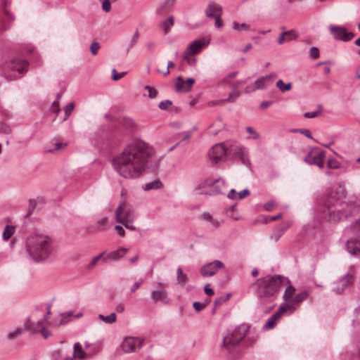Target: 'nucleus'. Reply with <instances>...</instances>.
<instances>
[{
	"label": "nucleus",
	"instance_id": "1",
	"mask_svg": "<svg viewBox=\"0 0 360 360\" xmlns=\"http://www.w3.org/2000/svg\"><path fill=\"white\" fill-rule=\"evenodd\" d=\"M151 153L148 143L140 139L134 140L113 158L114 169L125 179L139 178L146 170Z\"/></svg>",
	"mask_w": 360,
	"mask_h": 360
},
{
	"label": "nucleus",
	"instance_id": "2",
	"mask_svg": "<svg viewBox=\"0 0 360 360\" xmlns=\"http://www.w3.org/2000/svg\"><path fill=\"white\" fill-rule=\"evenodd\" d=\"M360 204L357 201H342L333 193L320 195L316 198L314 214L320 220L335 223L343 217L359 213Z\"/></svg>",
	"mask_w": 360,
	"mask_h": 360
},
{
	"label": "nucleus",
	"instance_id": "3",
	"mask_svg": "<svg viewBox=\"0 0 360 360\" xmlns=\"http://www.w3.org/2000/svg\"><path fill=\"white\" fill-rule=\"evenodd\" d=\"M289 283V279L281 275H267L255 281V294L262 304L273 302L277 298L281 286Z\"/></svg>",
	"mask_w": 360,
	"mask_h": 360
},
{
	"label": "nucleus",
	"instance_id": "4",
	"mask_svg": "<svg viewBox=\"0 0 360 360\" xmlns=\"http://www.w3.org/2000/svg\"><path fill=\"white\" fill-rule=\"evenodd\" d=\"M26 249L33 261L42 262L51 255L53 250V242L48 236L32 235L27 238Z\"/></svg>",
	"mask_w": 360,
	"mask_h": 360
},
{
	"label": "nucleus",
	"instance_id": "5",
	"mask_svg": "<svg viewBox=\"0 0 360 360\" xmlns=\"http://www.w3.org/2000/svg\"><path fill=\"white\" fill-rule=\"evenodd\" d=\"M249 331V326L243 323L229 332L224 338L221 349L233 355L240 352L241 343Z\"/></svg>",
	"mask_w": 360,
	"mask_h": 360
},
{
	"label": "nucleus",
	"instance_id": "6",
	"mask_svg": "<svg viewBox=\"0 0 360 360\" xmlns=\"http://www.w3.org/2000/svg\"><path fill=\"white\" fill-rule=\"evenodd\" d=\"M116 221L118 223H123L125 221H134L135 214L134 210L131 208L126 207V202H121L117 207L115 212Z\"/></svg>",
	"mask_w": 360,
	"mask_h": 360
},
{
	"label": "nucleus",
	"instance_id": "7",
	"mask_svg": "<svg viewBox=\"0 0 360 360\" xmlns=\"http://www.w3.org/2000/svg\"><path fill=\"white\" fill-rule=\"evenodd\" d=\"M226 154L233 158H238L243 164L248 159L240 143L237 141H230L226 146Z\"/></svg>",
	"mask_w": 360,
	"mask_h": 360
},
{
	"label": "nucleus",
	"instance_id": "8",
	"mask_svg": "<svg viewBox=\"0 0 360 360\" xmlns=\"http://www.w3.org/2000/svg\"><path fill=\"white\" fill-rule=\"evenodd\" d=\"M29 65V63L26 60L21 58H15L6 63L4 69L10 70L13 72L22 74L26 72Z\"/></svg>",
	"mask_w": 360,
	"mask_h": 360
},
{
	"label": "nucleus",
	"instance_id": "9",
	"mask_svg": "<svg viewBox=\"0 0 360 360\" xmlns=\"http://www.w3.org/2000/svg\"><path fill=\"white\" fill-rule=\"evenodd\" d=\"M143 340L139 338L128 337L122 343V349L124 353L136 352L142 347Z\"/></svg>",
	"mask_w": 360,
	"mask_h": 360
},
{
	"label": "nucleus",
	"instance_id": "10",
	"mask_svg": "<svg viewBox=\"0 0 360 360\" xmlns=\"http://www.w3.org/2000/svg\"><path fill=\"white\" fill-rule=\"evenodd\" d=\"M329 29L334 39L336 40L348 41L354 37L353 32H347V29L344 27L330 25Z\"/></svg>",
	"mask_w": 360,
	"mask_h": 360
},
{
	"label": "nucleus",
	"instance_id": "11",
	"mask_svg": "<svg viewBox=\"0 0 360 360\" xmlns=\"http://www.w3.org/2000/svg\"><path fill=\"white\" fill-rule=\"evenodd\" d=\"M224 267L225 265L222 262L214 260L203 265L200 269V273L203 277H210L214 276L220 269Z\"/></svg>",
	"mask_w": 360,
	"mask_h": 360
},
{
	"label": "nucleus",
	"instance_id": "12",
	"mask_svg": "<svg viewBox=\"0 0 360 360\" xmlns=\"http://www.w3.org/2000/svg\"><path fill=\"white\" fill-rule=\"evenodd\" d=\"M353 274L348 273L342 278L333 283L332 290L336 294H341L345 288L353 283Z\"/></svg>",
	"mask_w": 360,
	"mask_h": 360
},
{
	"label": "nucleus",
	"instance_id": "13",
	"mask_svg": "<svg viewBox=\"0 0 360 360\" xmlns=\"http://www.w3.org/2000/svg\"><path fill=\"white\" fill-rule=\"evenodd\" d=\"M226 154V146L224 143H217L209 151L210 158L214 162H217Z\"/></svg>",
	"mask_w": 360,
	"mask_h": 360
},
{
	"label": "nucleus",
	"instance_id": "14",
	"mask_svg": "<svg viewBox=\"0 0 360 360\" xmlns=\"http://www.w3.org/2000/svg\"><path fill=\"white\" fill-rule=\"evenodd\" d=\"M195 82L193 78H188L185 82L183 78L178 77L176 79L175 89L176 91L188 92L191 90V86Z\"/></svg>",
	"mask_w": 360,
	"mask_h": 360
},
{
	"label": "nucleus",
	"instance_id": "15",
	"mask_svg": "<svg viewBox=\"0 0 360 360\" xmlns=\"http://www.w3.org/2000/svg\"><path fill=\"white\" fill-rule=\"evenodd\" d=\"M276 74L271 73L269 75L258 78L254 82L256 90L266 89L268 86V82H272L276 78Z\"/></svg>",
	"mask_w": 360,
	"mask_h": 360
},
{
	"label": "nucleus",
	"instance_id": "16",
	"mask_svg": "<svg viewBox=\"0 0 360 360\" xmlns=\"http://www.w3.org/2000/svg\"><path fill=\"white\" fill-rule=\"evenodd\" d=\"M324 152H320L316 155H311L309 153L304 158V162L309 165H317L322 169L324 167Z\"/></svg>",
	"mask_w": 360,
	"mask_h": 360
},
{
	"label": "nucleus",
	"instance_id": "17",
	"mask_svg": "<svg viewBox=\"0 0 360 360\" xmlns=\"http://www.w3.org/2000/svg\"><path fill=\"white\" fill-rule=\"evenodd\" d=\"M209 43L210 40H195L193 41L188 47V54L193 56L199 53L202 48L208 45Z\"/></svg>",
	"mask_w": 360,
	"mask_h": 360
},
{
	"label": "nucleus",
	"instance_id": "18",
	"mask_svg": "<svg viewBox=\"0 0 360 360\" xmlns=\"http://www.w3.org/2000/svg\"><path fill=\"white\" fill-rule=\"evenodd\" d=\"M210 185L212 186L210 190L205 192V194H208L210 195L223 194L226 189L224 181L220 179L211 183Z\"/></svg>",
	"mask_w": 360,
	"mask_h": 360
},
{
	"label": "nucleus",
	"instance_id": "19",
	"mask_svg": "<svg viewBox=\"0 0 360 360\" xmlns=\"http://www.w3.org/2000/svg\"><path fill=\"white\" fill-rule=\"evenodd\" d=\"M129 250L125 248H119L117 250L109 252L103 259L104 262H107L109 260L117 261L122 258L127 252Z\"/></svg>",
	"mask_w": 360,
	"mask_h": 360
},
{
	"label": "nucleus",
	"instance_id": "20",
	"mask_svg": "<svg viewBox=\"0 0 360 360\" xmlns=\"http://www.w3.org/2000/svg\"><path fill=\"white\" fill-rule=\"evenodd\" d=\"M346 248L352 255L360 253V238L357 237L348 240L346 243Z\"/></svg>",
	"mask_w": 360,
	"mask_h": 360
},
{
	"label": "nucleus",
	"instance_id": "21",
	"mask_svg": "<svg viewBox=\"0 0 360 360\" xmlns=\"http://www.w3.org/2000/svg\"><path fill=\"white\" fill-rule=\"evenodd\" d=\"M218 13H222V8L214 2H210L205 9V15L209 18H214L217 15Z\"/></svg>",
	"mask_w": 360,
	"mask_h": 360
},
{
	"label": "nucleus",
	"instance_id": "22",
	"mask_svg": "<svg viewBox=\"0 0 360 360\" xmlns=\"http://www.w3.org/2000/svg\"><path fill=\"white\" fill-rule=\"evenodd\" d=\"M298 37L297 32L295 30H289L283 32L281 34L278 39V44L281 45L285 41H290L291 40L297 39Z\"/></svg>",
	"mask_w": 360,
	"mask_h": 360
},
{
	"label": "nucleus",
	"instance_id": "23",
	"mask_svg": "<svg viewBox=\"0 0 360 360\" xmlns=\"http://www.w3.org/2000/svg\"><path fill=\"white\" fill-rule=\"evenodd\" d=\"M291 308H292V304L291 302H283L280 305L278 311L270 318L276 323L281 318L283 313Z\"/></svg>",
	"mask_w": 360,
	"mask_h": 360
},
{
	"label": "nucleus",
	"instance_id": "24",
	"mask_svg": "<svg viewBox=\"0 0 360 360\" xmlns=\"http://www.w3.org/2000/svg\"><path fill=\"white\" fill-rule=\"evenodd\" d=\"M287 284L288 285L286 287L283 295V299L285 300L284 302H289L292 300L295 292V288L290 284V282L289 281V283H285V285Z\"/></svg>",
	"mask_w": 360,
	"mask_h": 360
},
{
	"label": "nucleus",
	"instance_id": "25",
	"mask_svg": "<svg viewBox=\"0 0 360 360\" xmlns=\"http://www.w3.org/2000/svg\"><path fill=\"white\" fill-rule=\"evenodd\" d=\"M44 328H45V326L44 321L42 320L38 321L36 323H30L26 326L27 330L33 333L43 330Z\"/></svg>",
	"mask_w": 360,
	"mask_h": 360
},
{
	"label": "nucleus",
	"instance_id": "26",
	"mask_svg": "<svg viewBox=\"0 0 360 360\" xmlns=\"http://www.w3.org/2000/svg\"><path fill=\"white\" fill-rule=\"evenodd\" d=\"M167 295V292L164 289H159L151 292V297L154 302H164Z\"/></svg>",
	"mask_w": 360,
	"mask_h": 360
},
{
	"label": "nucleus",
	"instance_id": "27",
	"mask_svg": "<svg viewBox=\"0 0 360 360\" xmlns=\"http://www.w3.org/2000/svg\"><path fill=\"white\" fill-rule=\"evenodd\" d=\"M224 124L222 122V120L221 118H218L217 120L214 122L212 124L210 125V132L214 134L217 135L219 131H220L222 129L224 128Z\"/></svg>",
	"mask_w": 360,
	"mask_h": 360
},
{
	"label": "nucleus",
	"instance_id": "28",
	"mask_svg": "<svg viewBox=\"0 0 360 360\" xmlns=\"http://www.w3.org/2000/svg\"><path fill=\"white\" fill-rule=\"evenodd\" d=\"M86 353L84 350L82 349L81 344L79 342H76L74 345L73 357L84 359Z\"/></svg>",
	"mask_w": 360,
	"mask_h": 360
},
{
	"label": "nucleus",
	"instance_id": "29",
	"mask_svg": "<svg viewBox=\"0 0 360 360\" xmlns=\"http://www.w3.org/2000/svg\"><path fill=\"white\" fill-rule=\"evenodd\" d=\"M308 296V292L306 290H304L290 300L289 302H291L292 305L294 304H300L302 301H304Z\"/></svg>",
	"mask_w": 360,
	"mask_h": 360
},
{
	"label": "nucleus",
	"instance_id": "30",
	"mask_svg": "<svg viewBox=\"0 0 360 360\" xmlns=\"http://www.w3.org/2000/svg\"><path fill=\"white\" fill-rule=\"evenodd\" d=\"M174 25V18L172 16H169L167 20L162 21L160 24L161 27L164 30L165 33H167L172 26Z\"/></svg>",
	"mask_w": 360,
	"mask_h": 360
},
{
	"label": "nucleus",
	"instance_id": "31",
	"mask_svg": "<svg viewBox=\"0 0 360 360\" xmlns=\"http://www.w3.org/2000/svg\"><path fill=\"white\" fill-rule=\"evenodd\" d=\"M67 143H62V142H58L54 144V146L53 148H50L48 150V152L51 153H58L63 150L67 146Z\"/></svg>",
	"mask_w": 360,
	"mask_h": 360
},
{
	"label": "nucleus",
	"instance_id": "32",
	"mask_svg": "<svg viewBox=\"0 0 360 360\" xmlns=\"http://www.w3.org/2000/svg\"><path fill=\"white\" fill-rule=\"evenodd\" d=\"M276 87L282 92L290 91L292 89V84L288 82L285 84L282 79L276 82Z\"/></svg>",
	"mask_w": 360,
	"mask_h": 360
},
{
	"label": "nucleus",
	"instance_id": "33",
	"mask_svg": "<svg viewBox=\"0 0 360 360\" xmlns=\"http://www.w3.org/2000/svg\"><path fill=\"white\" fill-rule=\"evenodd\" d=\"M176 274L177 283L185 284L187 282L188 277L185 274H184L181 268L179 267L176 269Z\"/></svg>",
	"mask_w": 360,
	"mask_h": 360
},
{
	"label": "nucleus",
	"instance_id": "34",
	"mask_svg": "<svg viewBox=\"0 0 360 360\" xmlns=\"http://www.w3.org/2000/svg\"><path fill=\"white\" fill-rule=\"evenodd\" d=\"M163 186L162 183L160 180H155L148 183L145 186V190L148 191L151 189H158Z\"/></svg>",
	"mask_w": 360,
	"mask_h": 360
},
{
	"label": "nucleus",
	"instance_id": "35",
	"mask_svg": "<svg viewBox=\"0 0 360 360\" xmlns=\"http://www.w3.org/2000/svg\"><path fill=\"white\" fill-rule=\"evenodd\" d=\"M14 226L6 225L3 233V239L5 240L9 239L14 233Z\"/></svg>",
	"mask_w": 360,
	"mask_h": 360
},
{
	"label": "nucleus",
	"instance_id": "36",
	"mask_svg": "<svg viewBox=\"0 0 360 360\" xmlns=\"http://www.w3.org/2000/svg\"><path fill=\"white\" fill-rule=\"evenodd\" d=\"M232 27L234 30H236L238 32H240L241 30H245L248 31L250 29V27L249 25L245 23H238V22H233L232 25Z\"/></svg>",
	"mask_w": 360,
	"mask_h": 360
},
{
	"label": "nucleus",
	"instance_id": "37",
	"mask_svg": "<svg viewBox=\"0 0 360 360\" xmlns=\"http://www.w3.org/2000/svg\"><path fill=\"white\" fill-rule=\"evenodd\" d=\"M351 229L352 233L360 238V217L352 223Z\"/></svg>",
	"mask_w": 360,
	"mask_h": 360
},
{
	"label": "nucleus",
	"instance_id": "38",
	"mask_svg": "<svg viewBox=\"0 0 360 360\" xmlns=\"http://www.w3.org/2000/svg\"><path fill=\"white\" fill-rule=\"evenodd\" d=\"M230 294H228L226 296H221L216 299L214 302V309L212 310V312L214 313L215 311V309L217 307L221 305L223 303H224L226 301H227L229 299Z\"/></svg>",
	"mask_w": 360,
	"mask_h": 360
},
{
	"label": "nucleus",
	"instance_id": "39",
	"mask_svg": "<svg viewBox=\"0 0 360 360\" xmlns=\"http://www.w3.org/2000/svg\"><path fill=\"white\" fill-rule=\"evenodd\" d=\"M286 227L278 226L272 234V237L276 240H278L280 237L284 233L286 230Z\"/></svg>",
	"mask_w": 360,
	"mask_h": 360
},
{
	"label": "nucleus",
	"instance_id": "40",
	"mask_svg": "<svg viewBox=\"0 0 360 360\" xmlns=\"http://www.w3.org/2000/svg\"><path fill=\"white\" fill-rule=\"evenodd\" d=\"M352 324L354 326H360V307L354 311V319L352 321Z\"/></svg>",
	"mask_w": 360,
	"mask_h": 360
},
{
	"label": "nucleus",
	"instance_id": "41",
	"mask_svg": "<svg viewBox=\"0 0 360 360\" xmlns=\"http://www.w3.org/2000/svg\"><path fill=\"white\" fill-rule=\"evenodd\" d=\"M22 330L21 328H17L8 334V339L10 340H14L19 337L22 333Z\"/></svg>",
	"mask_w": 360,
	"mask_h": 360
},
{
	"label": "nucleus",
	"instance_id": "42",
	"mask_svg": "<svg viewBox=\"0 0 360 360\" xmlns=\"http://www.w3.org/2000/svg\"><path fill=\"white\" fill-rule=\"evenodd\" d=\"M74 108H75L74 103H70L65 106L64 110H65V117H64L63 120H65L70 115Z\"/></svg>",
	"mask_w": 360,
	"mask_h": 360
},
{
	"label": "nucleus",
	"instance_id": "43",
	"mask_svg": "<svg viewBox=\"0 0 360 360\" xmlns=\"http://www.w3.org/2000/svg\"><path fill=\"white\" fill-rule=\"evenodd\" d=\"M0 133L4 134H9L11 133V129L6 124L0 122Z\"/></svg>",
	"mask_w": 360,
	"mask_h": 360
},
{
	"label": "nucleus",
	"instance_id": "44",
	"mask_svg": "<svg viewBox=\"0 0 360 360\" xmlns=\"http://www.w3.org/2000/svg\"><path fill=\"white\" fill-rule=\"evenodd\" d=\"M116 321V314L115 312L108 316H105L104 322L108 324H112Z\"/></svg>",
	"mask_w": 360,
	"mask_h": 360
},
{
	"label": "nucleus",
	"instance_id": "45",
	"mask_svg": "<svg viewBox=\"0 0 360 360\" xmlns=\"http://www.w3.org/2000/svg\"><path fill=\"white\" fill-rule=\"evenodd\" d=\"M126 72H117L115 69L112 70V79L114 81L119 80L126 75Z\"/></svg>",
	"mask_w": 360,
	"mask_h": 360
},
{
	"label": "nucleus",
	"instance_id": "46",
	"mask_svg": "<svg viewBox=\"0 0 360 360\" xmlns=\"http://www.w3.org/2000/svg\"><path fill=\"white\" fill-rule=\"evenodd\" d=\"M245 129L248 131V133H249L250 134H251L252 136V138L253 139L256 140V139H259V137H260L259 134L257 131H256L252 127H247L245 128Z\"/></svg>",
	"mask_w": 360,
	"mask_h": 360
},
{
	"label": "nucleus",
	"instance_id": "47",
	"mask_svg": "<svg viewBox=\"0 0 360 360\" xmlns=\"http://www.w3.org/2000/svg\"><path fill=\"white\" fill-rule=\"evenodd\" d=\"M104 254H105V252H103L101 254H99L98 255H97L96 257H94L91 262L89 264L88 268L89 269L93 268L97 264V262L101 259V258L104 255Z\"/></svg>",
	"mask_w": 360,
	"mask_h": 360
},
{
	"label": "nucleus",
	"instance_id": "48",
	"mask_svg": "<svg viewBox=\"0 0 360 360\" xmlns=\"http://www.w3.org/2000/svg\"><path fill=\"white\" fill-rule=\"evenodd\" d=\"M100 49V44L97 41L91 43L90 46V51L92 55H96L98 49Z\"/></svg>",
	"mask_w": 360,
	"mask_h": 360
},
{
	"label": "nucleus",
	"instance_id": "49",
	"mask_svg": "<svg viewBox=\"0 0 360 360\" xmlns=\"http://www.w3.org/2000/svg\"><path fill=\"white\" fill-rule=\"evenodd\" d=\"M172 105V101H170V100H165V101H161L159 103L158 107L161 110H166V109L168 108L169 106H171Z\"/></svg>",
	"mask_w": 360,
	"mask_h": 360
},
{
	"label": "nucleus",
	"instance_id": "50",
	"mask_svg": "<svg viewBox=\"0 0 360 360\" xmlns=\"http://www.w3.org/2000/svg\"><path fill=\"white\" fill-rule=\"evenodd\" d=\"M309 56L314 59L317 58L319 56V49L315 46L311 47L309 49Z\"/></svg>",
	"mask_w": 360,
	"mask_h": 360
},
{
	"label": "nucleus",
	"instance_id": "51",
	"mask_svg": "<svg viewBox=\"0 0 360 360\" xmlns=\"http://www.w3.org/2000/svg\"><path fill=\"white\" fill-rule=\"evenodd\" d=\"M145 89L148 91V96L151 98H155L158 95V91L156 89H153L150 86H146Z\"/></svg>",
	"mask_w": 360,
	"mask_h": 360
},
{
	"label": "nucleus",
	"instance_id": "52",
	"mask_svg": "<svg viewBox=\"0 0 360 360\" xmlns=\"http://www.w3.org/2000/svg\"><path fill=\"white\" fill-rule=\"evenodd\" d=\"M321 114L320 110L313 111V112H307L304 114V117L305 118H314Z\"/></svg>",
	"mask_w": 360,
	"mask_h": 360
},
{
	"label": "nucleus",
	"instance_id": "53",
	"mask_svg": "<svg viewBox=\"0 0 360 360\" xmlns=\"http://www.w3.org/2000/svg\"><path fill=\"white\" fill-rule=\"evenodd\" d=\"M139 31L138 30H136L135 33L133 35V37L131 40V42H130V44H129V46L128 47L127 49V51H129V49L130 48H131L133 46H134L136 42L138 41V39H139Z\"/></svg>",
	"mask_w": 360,
	"mask_h": 360
},
{
	"label": "nucleus",
	"instance_id": "54",
	"mask_svg": "<svg viewBox=\"0 0 360 360\" xmlns=\"http://www.w3.org/2000/svg\"><path fill=\"white\" fill-rule=\"evenodd\" d=\"M328 167L330 169H338L340 167V163L335 159H330L328 161Z\"/></svg>",
	"mask_w": 360,
	"mask_h": 360
},
{
	"label": "nucleus",
	"instance_id": "55",
	"mask_svg": "<svg viewBox=\"0 0 360 360\" xmlns=\"http://www.w3.org/2000/svg\"><path fill=\"white\" fill-rule=\"evenodd\" d=\"M276 205V204L274 201H269L264 204V207L265 210L270 212L275 208Z\"/></svg>",
	"mask_w": 360,
	"mask_h": 360
},
{
	"label": "nucleus",
	"instance_id": "56",
	"mask_svg": "<svg viewBox=\"0 0 360 360\" xmlns=\"http://www.w3.org/2000/svg\"><path fill=\"white\" fill-rule=\"evenodd\" d=\"M221 14L222 13H218L217 15L213 18L215 20V27L217 28H221L223 26V22L221 20Z\"/></svg>",
	"mask_w": 360,
	"mask_h": 360
},
{
	"label": "nucleus",
	"instance_id": "57",
	"mask_svg": "<svg viewBox=\"0 0 360 360\" xmlns=\"http://www.w3.org/2000/svg\"><path fill=\"white\" fill-rule=\"evenodd\" d=\"M276 323L271 319L269 318V320L264 326V328L265 329H272L276 326Z\"/></svg>",
	"mask_w": 360,
	"mask_h": 360
},
{
	"label": "nucleus",
	"instance_id": "58",
	"mask_svg": "<svg viewBox=\"0 0 360 360\" xmlns=\"http://www.w3.org/2000/svg\"><path fill=\"white\" fill-rule=\"evenodd\" d=\"M207 304H202L199 302H194L193 304V307L195 309V311H200V310L203 309L206 307Z\"/></svg>",
	"mask_w": 360,
	"mask_h": 360
},
{
	"label": "nucleus",
	"instance_id": "59",
	"mask_svg": "<svg viewBox=\"0 0 360 360\" xmlns=\"http://www.w3.org/2000/svg\"><path fill=\"white\" fill-rule=\"evenodd\" d=\"M107 223V219L106 218H102L100 220H98L96 223V229H102L103 227Z\"/></svg>",
	"mask_w": 360,
	"mask_h": 360
},
{
	"label": "nucleus",
	"instance_id": "60",
	"mask_svg": "<svg viewBox=\"0 0 360 360\" xmlns=\"http://www.w3.org/2000/svg\"><path fill=\"white\" fill-rule=\"evenodd\" d=\"M250 193L248 189H244L238 193V199H243V198L250 195Z\"/></svg>",
	"mask_w": 360,
	"mask_h": 360
},
{
	"label": "nucleus",
	"instance_id": "61",
	"mask_svg": "<svg viewBox=\"0 0 360 360\" xmlns=\"http://www.w3.org/2000/svg\"><path fill=\"white\" fill-rule=\"evenodd\" d=\"M281 217V214H278L276 216L269 217L265 218L263 222L269 223V222L279 219Z\"/></svg>",
	"mask_w": 360,
	"mask_h": 360
},
{
	"label": "nucleus",
	"instance_id": "62",
	"mask_svg": "<svg viewBox=\"0 0 360 360\" xmlns=\"http://www.w3.org/2000/svg\"><path fill=\"white\" fill-rule=\"evenodd\" d=\"M257 91V90H256V89H255V85H254V83H252V84H250L248 85V86L245 88V90H244V91H245V94H250V93L254 92V91Z\"/></svg>",
	"mask_w": 360,
	"mask_h": 360
},
{
	"label": "nucleus",
	"instance_id": "63",
	"mask_svg": "<svg viewBox=\"0 0 360 360\" xmlns=\"http://www.w3.org/2000/svg\"><path fill=\"white\" fill-rule=\"evenodd\" d=\"M58 105H59V103L57 101H54L52 104V110L56 114V116H58V113L60 112Z\"/></svg>",
	"mask_w": 360,
	"mask_h": 360
},
{
	"label": "nucleus",
	"instance_id": "64",
	"mask_svg": "<svg viewBox=\"0 0 360 360\" xmlns=\"http://www.w3.org/2000/svg\"><path fill=\"white\" fill-rule=\"evenodd\" d=\"M143 280L140 279L139 281L136 282L131 288L130 291L131 292H135L142 284Z\"/></svg>",
	"mask_w": 360,
	"mask_h": 360
}]
</instances>
